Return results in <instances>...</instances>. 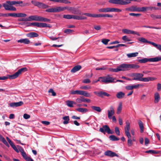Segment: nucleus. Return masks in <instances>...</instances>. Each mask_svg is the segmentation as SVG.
<instances>
[{
  "instance_id": "1",
  "label": "nucleus",
  "mask_w": 161,
  "mask_h": 161,
  "mask_svg": "<svg viewBox=\"0 0 161 161\" xmlns=\"http://www.w3.org/2000/svg\"><path fill=\"white\" fill-rule=\"evenodd\" d=\"M143 74L140 73H134L131 75V77H133L132 79V80H136L145 82L153 81L157 79L155 77H150L143 78Z\"/></svg>"
},
{
  "instance_id": "2",
  "label": "nucleus",
  "mask_w": 161,
  "mask_h": 161,
  "mask_svg": "<svg viewBox=\"0 0 161 161\" xmlns=\"http://www.w3.org/2000/svg\"><path fill=\"white\" fill-rule=\"evenodd\" d=\"M27 70V69L25 68H23L19 69L18 71L14 74L12 75H8V76H3L0 77V80H4L8 79V78L12 80L17 78L23 72H25Z\"/></svg>"
},
{
  "instance_id": "3",
  "label": "nucleus",
  "mask_w": 161,
  "mask_h": 161,
  "mask_svg": "<svg viewBox=\"0 0 161 161\" xmlns=\"http://www.w3.org/2000/svg\"><path fill=\"white\" fill-rule=\"evenodd\" d=\"M161 60V57L159 56L158 57L147 58H144L142 59H139L138 62L140 63H146L148 62H157Z\"/></svg>"
},
{
  "instance_id": "4",
  "label": "nucleus",
  "mask_w": 161,
  "mask_h": 161,
  "mask_svg": "<svg viewBox=\"0 0 161 161\" xmlns=\"http://www.w3.org/2000/svg\"><path fill=\"white\" fill-rule=\"evenodd\" d=\"M137 0H109V2L112 3L119 5H126L130 3L131 1H136Z\"/></svg>"
},
{
  "instance_id": "5",
  "label": "nucleus",
  "mask_w": 161,
  "mask_h": 161,
  "mask_svg": "<svg viewBox=\"0 0 161 161\" xmlns=\"http://www.w3.org/2000/svg\"><path fill=\"white\" fill-rule=\"evenodd\" d=\"M138 40L140 42L144 43H148L153 45L154 47L161 51V45L157 44L153 42H152L147 41L143 37H140L138 38Z\"/></svg>"
},
{
  "instance_id": "6",
  "label": "nucleus",
  "mask_w": 161,
  "mask_h": 161,
  "mask_svg": "<svg viewBox=\"0 0 161 161\" xmlns=\"http://www.w3.org/2000/svg\"><path fill=\"white\" fill-rule=\"evenodd\" d=\"M99 131L104 134H105V132H107L108 134H113L114 133V131H112L107 125H103L102 127L100 128Z\"/></svg>"
},
{
  "instance_id": "7",
  "label": "nucleus",
  "mask_w": 161,
  "mask_h": 161,
  "mask_svg": "<svg viewBox=\"0 0 161 161\" xmlns=\"http://www.w3.org/2000/svg\"><path fill=\"white\" fill-rule=\"evenodd\" d=\"M124 71L129 70L130 69H138L140 68V66L137 64H130L123 63Z\"/></svg>"
},
{
  "instance_id": "8",
  "label": "nucleus",
  "mask_w": 161,
  "mask_h": 161,
  "mask_svg": "<svg viewBox=\"0 0 161 161\" xmlns=\"http://www.w3.org/2000/svg\"><path fill=\"white\" fill-rule=\"evenodd\" d=\"M100 79H102L101 81L106 83H112L114 82V79L113 77L109 76L105 77H100Z\"/></svg>"
},
{
  "instance_id": "9",
  "label": "nucleus",
  "mask_w": 161,
  "mask_h": 161,
  "mask_svg": "<svg viewBox=\"0 0 161 161\" xmlns=\"http://www.w3.org/2000/svg\"><path fill=\"white\" fill-rule=\"evenodd\" d=\"M109 70L111 72H117L120 71H125L123 64H122L118 66L116 68H110Z\"/></svg>"
},
{
  "instance_id": "10",
  "label": "nucleus",
  "mask_w": 161,
  "mask_h": 161,
  "mask_svg": "<svg viewBox=\"0 0 161 161\" xmlns=\"http://www.w3.org/2000/svg\"><path fill=\"white\" fill-rule=\"evenodd\" d=\"M6 3L8 5H16V6H20L21 7H24L25 6V5H20V4H22L23 3V2L22 1H7Z\"/></svg>"
},
{
  "instance_id": "11",
  "label": "nucleus",
  "mask_w": 161,
  "mask_h": 161,
  "mask_svg": "<svg viewBox=\"0 0 161 161\" xmlns=\"http://www.w3.org/2000/svg\"><path fill=\"white\" fill-rule=\"evenodd\" d=\"M3 5L5 9L6 10L14 11L16 10V8L13 6L12 5H10L7 4L6 3H3Z\"/></svg>"
},
{
  "instance_id": "12",
  "label": "nucleus",
  "mask_w": 161,
  "mask_h": 161,
  "mask_svg": "<svg viewBox=\"0 0 161 161\" xmlns=\"http://www.w3.org/2000/svg\"><path fill=\"white\" fill-rule=\"evenodd\" d=\"M122 32L124 34H131L134 35H136L138 36H140V35L138 32H137L134 31H131L126 29H123L122 30Z\"/></svg>"
},
{
  "instance_id": "13",
  "label": "nucleus",
  "mask_w": 161,
  "mask_h": 161,
  "mask_svg": "<svg viewBox=\"0 0 161 161\" xmlns=\"http://www.w3.org/2000/svg\"><path fill=\"white\" fill-rule=\"evenodd\" d=\"M104 155L105 156H108L110 157H113L115 156L118 157L119 156L115 153L112 152L110 150H108L105 152Z\"/></svg>"
},
{
  "instance_id": "14",
  "label": "nucleus",
  "mask_w": 161,
  "mask_h": 161,
  "mask_svg": "<svg viewBox=\"0 0 161 161\" xmlns=\"http://www.w3.org/2000/svg\"><path fill=\"white\" fill-rule=\"evenodd\" d=\"M108 118L111 119H112V116L114 114L115 111L114 108L113 106H111L110 107V110H108L107 111Z\"/></svg>"
},
{
  "instance_id": "15",
  "label": "nucleus",
  "mask_w": 161,
  "mask_h": 161,
  "mask_svg": "<svg viewBox=\"0 0 161 161\" xmlns=\"http://www.w3.org/2000/svg\"><path fill=\"white\" fill-rule=\"evenodd\" d=\"M126 125L125 127V133L126 136H128L129 135H130L129 130L130 129V123L128 121H127L126 122Z\"/></svg>"
},
{
  "instance_id": "16",
  "label": "nucleus",
  "mask_w": 161,
  "mask_h": 161,
  "mask_svg": "<svg viewBox=\"0 0 161 161\" xmlns=\"http://www.w3.org/2000/svg\"><path fill=\"white\" fill-rule=\"evenodd\" d=\"M83 15H85L90 17H92L93 18H99L103 17V14H91L88 13H85L83 14Z\"/></svg>"
},
{
  "instance_id": "17",
  "label": "nucleus",
  "mask_w": 161,
  "mask_h": 161,
  "mask_svg": "<svg viewBox=\"0 0 161 161\" xmlns=\"http://www.w3.org/2000/svg\"><path fill=\"white\" fill-rule=\"evenodd\" d=\"M23 102L20 101L18 102L12 103L9 104V106L12 107L20 106L23 104Z\"/></svg>"
},
{
  "instance_id": "18",
  "label": "nucleus",
  "mask_w": 161,
  "mask_h": 161,
  "mask_svg": "<svg viewBox=\"0 0 161 161\" xmlns=\"http://www.w3.org/2000/svg\"><path fill=\"white\" fill-rule=\"evenodd\" d=\"M39 16L37 15H31L28 18V21H32L33 20L39 21Z\"/></svg>"
},
{
  "instance_id": "19",
  "label": "nucleus",
  "mask_w": 161,
  "mask_h": 161,
  "mask_svg": "<svg viewBox=\"0 0 161 161\" xmlns=\"http://www.w3.org/2000/svg\"><path fill=\"white\" fill-rule=\"evenodd\" d=\"M138 7L136 6H132L131 7L126 8L125 10L130 12H138Z\"/></svg>"
},
{
  "instance_id": "20",
  "label": "nucleus",
  "mask_w": 161,
  "mask_h": 161,
  "mask_svg": "<svg viewBox=\"0 0 161 161\" xmlns=\"http://www.w3.org/2000/svg\"><path fill=\"white\" fill-rule=\"evenodd\" d=\"M111 8H102L99 9L98 11L100 12L107 13L111 12Z\"/></svg>"
},
{
  "instance_id": "21",
  "label": "nucleus",
  "mask_w": 161,
  "mask_h": 161,
  "mask_svg": "<svg viewBox=\"0 0 161 161\" xmlns=\"http://www.w3.org/2000/svg\"><path fill=\"white\" fill-rule=\"evenodd\" d=\"M17 42L21 43H23L25 44H29L30 42V41L27 38L21 39L18 40Z\"/></svg>"
},
{
  "instance_id": "22",
  "label": "nucleus",
  "mask_w": 161,
  "mask_h": 161,
  "mask_svg": "<svg viewBox=\"0 0 161 161\" xmlns=\"http://www.w3.org/2000/svg\"><path fill=\"white\" fill-rule=\"evenodd\" d=\"M26 36L27 37L32 38L34 37H37L38 36V34L34 32H31L27 34Z\"/></svg>"
},
{
  "instance_id": "23",
  "label": "nucleus",
  "mask_w": 161,
  "mask_h": 161,
  "mask_svg": "<svg viewBox=\"0 0 161 161\" xmlns=\"http://www.w3.org/2000/svg\"><path fill=\"white\" fill-rule=\"evenodd\" d=\"M98 96L103 97L104 96L109 97L110 96V94L105 92L100 91L98 93Z\"/></svg>"
},
{
  "instance_id": "24",
  "label": "nucleus",
  "mask_w": 161,
  "mask_h": 161,
  "mask_svg": "<svg viewBox=\"0 0 161 161\" xmlns=\"http://www.w3.org/2000/svg\"><path fill=\"white\" fill-rule=\"evenodd\" d=\"M76 110L82 113H85L88 111V110L86 108H79L76 109Z\"/></svg>"
},
{
  "instance_id": "25",
  "label": "nucleus",
  "mask_w": 161,
  "mask_h": 161,
  "mask_svg": "<svg viewBox=\"0 0 161 161\" xmlns=\"http://www.w3.org/2000/svg\"><path fill=\"white\" fill-rule=\"evenodd\" d=\"M81 68V67L80 65H77L75 66L71 70V71L73 73H75L79 70H80Z\"/></svg>"
},
{
  "instance_id": "26",
  "label": "nucleus",
  "mask_w": 161,
  "mask_h": 161,
  "mask_svg": "<svg viewBox=\"0 0 161 161\" xmlns=\"http://www.w3.org/2000/svg\"><path fill=\"white\" fill-rule=\"evenodd\" d=\"M160 99V97L159 94L157 92L155 93L154 94V103H158Z\"/></svg>"
},
{
  "instance_id": "27",
  "label": "nucleus",
  "mask_w": 161,
  "mask_h": 161,
  "mask_svg": "<svg viewBox=\"0 0 161 161\" xmlns=\"http://www.w3.org/2000/svg\"><path fill=\"white\" fill-rule=\"evenodd\" d=\"M55 12H58L61 11H63L66 9L67 8L65 7H55Z\"/></svg>"
},
{
  "instance_id": "28",
  "label": "nucleus",
  "mask_w": 161,
  "mask_h": 161,
  "mask_svg": "<svg viewBox=\"0 0 161 161\" xmlns=\"http://www.w3.org/2000/svg\"><path fill=\"white\" fill-rule=\"evenodd\" d=\"M51 25L49 24H47L46 23H40L39 27L40 28H45L49 27L51 28Z\"/></svg>"
},
{
  "instance_id": "29",
  "label": "nucleus",
  "mask_w": 161,
  "mask_h": 161,
  "mask_svg": "<svg viewBox=\"0 0 161 161\" xmlns=\"http://www.w3.org/2000/svg\"><path fill=\"white\" fill-rule=\"evenodd\" d=\"M122 102H120L117 108L116 113L117 114H119L122 110Z\"/></svg>"
},
{
  "instance_id": "30",
  "label": "nucleus",
  "mask_w": 161,
  "mask_h": 161,
  "mask_svg": "<svg viewBox=\"0 0 161 161\" xmlns=\"http://www.w3.org/2000/svg\"><path fill=\"white\" fill-rule=\"evenodd\" d=\"M83 92V91L81 90L72 91L71 92V93L73 95L78 94L82 95Z\"/></svg>"
},
{
  "instance_id": "31",
  "label": "nucleus",
  "mask_w": 161,
  "mask_h": 161,
  "mask_svg": "<svg viewBox=\"0 0 161 161\" xmlns=\"http://www.w3.org/2000/svg\"><path fill=\"white\" fill-rule=\"evenodd\" d=\"M91 108L93 110L96 111L98 112H101L102 109L99 107L92 106H91Z\"/></svg>"
},
{
  "instance_id": "32",
  "label": "nucleus",
  "mask_w": 161,
  "mask_h": 161,
  "mask_svg": "<svg viewBox=\"0 0 161 161\" xmlns=\"http://www.w3.org/2000/svg\"><path fill=\"white\" fill-rule=\"evenodd\" d=\"M39 21H42L45 22H50V20L49 19L45 18L41 16H39Z\"/></svg>"
},
{
  "instance_id": "33",
  "label": "nucleus",
  "mask_w": 161,
  "mask_h": 161,
  "mask_svg": "<svg viewBox=\"0 0 161 161\" xmlns=\"http://www.w3.org/2000/svg\"><path fill=\"white\" fill-rule=\"evenodd\" d=\"M37 7L40 8H48V6L43 3L39 2Z\"/></svg>"
},
{
  "instance_id": "34",
  "label": "nucleus",
  "mask_w": 161,
  "mask_h": 161,
  "mask_svg": "<svg viewBox=\"0 0 161 161\" xmlns=\"http://www.w3.org/2000/svg\"><path fill=\"white\" fill-rule=\"evenodd\" d=\"M138 52H136L134 53H128L126 55L128 58H130L137 56L138 55Z\"/></svg>"
},
{
  "instance_id": "35",
  "label": "nucleus",
  "mask_w": 161,
  "mask_h": 161,
  "mask_svg": "<svg viewBox=\"0 0 161 161\" xmlns=\"http://www.w3.org/2000/svg\"><path fill=\"white\" fill-rule=\"evenodd\" d=\"M126 136L128 138V141H127V143H128V146H130L133 144L132 140L131 139V135H129V136L128 135V136Z\"/></svg>"
},
{
  "instance_id": "36",
  "label": "nucleus",
  "mask_w": 161,
  "mask_h": 161,
  "mask_svg": "<svg viewBox=\"0 0 161 161\" xmlns=\"http://www.w3.org/2000/svg\"><path fill=\"white\" fill-rule=\"evenodd\" d=\"M54 2L63 3L65 4L70 3V2L68 0H54Z\"/></svg>"
},
{
  "instance_id": "37",
  "label": "nucleus",
  "mask_w": 161,
  "mask_h": 161,
  "mask_svg": "<svg viewBox=\"0 0 161 161\" xmlns=\"http://www.w3.org/2000/svg\"><path fill=\"white\" fill-rule=\"evenodd\" d=\"M125 95V94L122 92H118L116 94L117 97L119 99L123 98Z\"/></svg>"
},
{
  "instance_id": "38",
  "label": "nucleus",
  "mask_w": 161,
  "mask_h": 161,
  "mask_svg": "<svg viewBox=\"0 0 161 161\" xmlns=\"http://www.w3.org/2000/svg\"><path fill=\"white\" fill-rule=\"evenodd\" d=\"M63 119L64 120V124H67L69 123V116H65L63 118Z\"/></svg>"
},
{
  "instance_id": "39",
  "label": "nucleus",
  "mask_w": 161,
  "mask_h": 161,
  "mask_svg": "<svg viewBox=\"0 0 161 161\" xmlns=\"http://www.w3.org/2000/svg\"><path fill=\"white\" fill-rule=\"evenodd\" d=\"M138 124L140 128V132L141 133H142L144 130V126L143 124L142 121L141 120L139 121Z\"/></svg>"
},
{
  "instance_id": "40",
  "label": "nucleus",
  "mask_w": 161,
  "mask_h": 161,
  "mask_svg": "<svg viewBox=\"0 0 161 161\" xmlns=\"http://www.w3.org/2000/svg\"><path fill=\"white\" fill-rule=\"evenodd\" d=\"M0 138L1 141L6 146H9V145L5 139L1 135H0Z\"/></svg>"
},
{
  "instance_id": "41",
  "label": "nucleus",
  "mask_w": 161,
  "mask_h": 161,
  "mask_svg": "<svg viewBox=\"0 0 161 161\" xmlns=\"http://www.w3.org/2000/svg\"><path fill=\"white\" fill-rule=\"evenodd\" d=\"M147 7H142V8L138 7V12H144L147 10Z\"/></svg>"
},
{
  "instance_id": "42",
  "label": "nucleus",
  "mask_w": 161,
  "mask_h": 161,
  "mask_svg": "<svg viewBox=\"0 0 161 161\" xmlns=\"http://www.w3.org/2000/svg\"><path fill=\"white\" fill-rule=\"evenodd\" d=\"M132 86V89H136L139 87H142L144 86V85L143 84H138L136 85H131Z\"/></svg>"
},
{
  "instance_id": "43",
  "label": "nucleus",
  "mask_w": 161,
  "mask_h": 161,
  "mask_svg": "<svg viewBox=\"0 0 161 161\" xmlns=\"http://www.w3.org/2000/svg\"><path fill=\"white\" fill-rule=\"evenodd\" d=\"M109 138L111 140L113 141H118L119 140L118 138L117 137L114 135H111L110 136Z\"/></svg>"
},
{
  "instance_id": "44",
  "label": "nucleus",
  "mask_w": 161,
  "mask_h": 161,
  "mask_svg": "<svg viewBox=\"0 0 161 161\" xmlns=\"http://www.w3.org/2000/svg\"><path fill=\"white\" fill-rule=\"evenodd\" d=\"M66 105L70 107H73V105L72 104V101L67 100L66 102Z\"/></svg>"
},
{
  "instance_id": "45",
  "label": "nucleus",
  "mask_w": 161,
  "mask_h": 161,
  "mask_svg": "<svg viewBox=\"0 0 161 161\" xmlns=\"http://www.w3.org/2000/svg\"><path fill=\"white\" fill-rule=\"evenodd\" d=\"M46 11L49 13H55V7L47 9L46 10Z\"/></svg>"
},
{
  "instance_id": "46",
  "label": "nucleus",
  "mask_w": 161,
  "mask_h": 161,
  "mask_svg": "<svg viewBox=\"0 0 161 161\" xmlns=\"http://www.w3.org/2000/svg\"><path fill=\"white\" fill-rule=\"evenodd\" d=\"M122 39L125 41V42L126 41L129 42L131 41V40L129 38L128 36H124L122 37Z\"/></svg>"
},
{
  "instance_id": "47",
  "label": "nucleus",
  "mask_w": 161,
  "mask_h": 161,
  "mask_svg": "<svg viewBox=\"0 0 161 161\" xmlns=\"http://www.w3.org/2000/svg\"><path fill=\"white\" fill-rule=\"evenodd\" d=\"M82 94V95H83L86 97H91V95L90 93L87 92L85 91H83Z\"/></svg>"
},
{
  "instance_id": "48",
  "label": "nucleus",
  "mask_w": 161,
  "mask_h": 161,
  "mask_svg": "<svg viewBox=\"0 0 161 161\" xmlns=\"http://www.w3.org/2000/svg\"><path fill=\"white\" fill-rule=\"evenodd\" d=\"M80 89L84 90H88L91 88V87L89 86H82L80 87Z\"/></svg>"
},
{
  "instance_id": "49",
  "label": "nucleus",
  "mask_w": 161,
  "mask_h": 161,
  "mask_svg": "<svg viewBox=\"0 0 161 161\" xmlns=\"http://www.w3.org/2000/svg\"><path fill=\"white\" fill-rule=\"evenodd\" d=\"M63 18L67 19H72V15H63Z\"/></svg>"
},
{
  "instance_id": "50",
  "label": "nucleus",
  "mask_w": 161,
  "mask_h": 161,
  "mask_svg": "<svg viewBox=\"0 0 161 161\" xmlns=\"http://www.w3.org/2000/svg\"><path fill=\"white\" fill-rule=\"evenodd\" d=\"M121 11V10L119 8H111V12H120Z\"/></svg>"
},
{
  "instance_id": "51",
  "label": "nucleus",
  "mask_w": 161,
  "mask_h": 161,
  "mask_svg": "<svg viewBox=\"0 0 161 161\" xmlns=\"http://www.w3.org/2000/svg\"><path fill=\"white\" fill-rule=\"evenodd\" d=\"M142 27H145L147 28L151 29H160V28L159 27H157L153 26H146V25H143L142 26Z\"/></svg>"
},
{
  "instance_id": "52",
  "label": "nucleus",
  "mask_w": 161,
  "mask_h": 161,
  "mask_svg": "<svg viewBox=\"0 0 161 161\" xmlns=\"http://www.w3.org/2000/svg\"><path fill=\"white\" fill-rule=\"evenodd\" d=\"M17 17H23L27 16L26 14L24 13H18L17 14Z\"/></svg>"
},
{
  "instance_id": "53",
  "label": "nucleus",
  "mask_w": 161,
  "mask_h": 161,
  "mask_svg": "<svg viewBox=\"0 0 161 161\" xmlns=\"http://www.w3.org/2000/svg\"><path fill=\"white\" fill-rule=\"evenodd\" d=\"M129 15L131 16L139 17L141 15L140 14H135L134 13H130L129 14Z\"/></svg>"
},
{
  "instance_id": "54",
  "label": "nucleus",
  "mask_w": 161,
  "mask_h": 161,
  "mask_svg": "<svg viewBox=\"0 0 161 161\" xmlns=\"http://www.w3.org/2000/svg\"><path fill=\"white\" fill-rule=\"evenodd\" d=\"M109 40L108 39H103L102 40V42L105 45H107L108 42L109 41Z\"/></svg>"
},
{
  "instance_id": "55",
  "label": "nucleus",
  "mask_w": 161,
  "mask_h": 161,
  "mask_svg": "<svg viewBox=\"0 0 161 161\" xmlns=\"http://www.w3.org/2000/svg\"><path fill=\"white\" fill-rule=\"evenodd\" d=\"M82 96H80V97L76 98L75 100L76 102L77 103H80L82 102Z\"/></svg>"
},
{
  "instance_id": "56",
  "label": "nucleus",
  "mask_w": 161,
  "mask_h": 161,
  "mask_svg": "<svg viewBox=\"0 0 161 161\" xmlns=\"http://www.w3.org/2000/svg\"><path fill=\"white\" fill-rule=\"evenodd\" d=\"M147 10H152L153 9L154 10H158L159 9H159L157 8H156L155 7H147Z\"/></svg>"
},
{
  "instance_id": "57",
  "label": "nucleus",
  "mask_w": 161,
  "mask_h": 161,
  "mask_svg": "<svg viewBox=\"0 0 161 161\" xmlns=\"http://www.w3.org/2000/svg\"><path fill=\"white\" fill-rule=\"evenodd\" d=\"M115 131L116 134L119 136L120 135V131L118 127H116L115 128Z\"/></svg>"
},
{
  "instance_id": "58",
  "label": "nucleus",
  "mask_w": 161,
  "mask_h": 161,
  "mask_svg": "<svg viewBox=\"0 0 161 161\" xmlns=\"http://www.w3.org/2000/svg\"><path fill=\"white\" fill-rule=\"evenodd\" d=\"M11 146L16 152L17 153L19 152L18 149L17 148L15 145L14 143L11 145Z\"/></svg>"
},
{
  "instance_id": "59",
  "label": "nucleus",
  "mask_w": 161,
  "mask_h": 161,
  "mask_svg": "<svg viewBox=\"0 0 161 161\" xmlns=\"http://www.w3.org/2000/svg\"><path fill=\"white\" fill-rule=\"evenodd\" d=\"M48 92L49 93H52V95L53 96H55L56 95V93L54 92L53 89H50L48 91Z\"/></svg>"
},
{
  "instance_id": "60",
  "label": "nucleus",
  "mask_w": 161,
  "mask_h": 161,
  "mask_svg": "<svg viewBox=\"0 0 161 161\" xmlns=\"http://www.w3.org/2000/svg\"><path fill=\"white\" fill-rule=\"evenodd\" d=\"M91 81L89 79H86L83 80L82 82L84 83H90Z\"/></svg>"
},
{
  "instance_id": "61",
  "label": "nucleus",
  "mask_w": 161,
  "mask_h": 161,
  "mask_svg": "<svg viewBox=\"0 0 161 161\" xmlns=\"http://www.w3.org/2000/svg\"><path fill=\"white\" fill-rule=\"evenodd\" d=\"M68 10H69L71 11L72 13L73 14H75L76 13V12H74L73 10L75 9L74 8H72L71 7H68V8H66Z\"/></svg>"
},
{
  "instance_id": "62",
  "label": "nucleus",
  "mask_w": 161,
  "mask_h": 161,
  "mask_svg": "<svg viewBox=\"0 0 161 161\" xmlns=\"http://www.w3.org/2000/svg\"><path fill=\"white\" fill-rule=\"evenodd\" d=\"M40 23L39 22H34L31 23V25L32 26H35L39 27Z\"/></svg>"
},
{
  "instance_id": "63",
  "label": "nucleus",
  "mask_w": 161,
  "mask_h": 161,
  "mask_svg": "<svg viewBox=\"0 0 161 161\" xmlns=\"http://www.w3.org/2000/svg\"><path fill=\"white\" fill-rule=\"evenodd\" d=\"M23 117L25 119H28L30 118V116L26 114H25L23 115Z\"/></svg>"
},
{
  "instance_id": "64",
  "label": "nucleus",
  "mask_w": 161,
  "mask_h": 161,
  "mask_svg": "<svg viewBox=\"0 0 161 161\" xmlns=\"http://www.w3.org/2000/svg\"><path fill=\"white\" fill-rule=\"evenodd\" d=\"M157 89L158 90H161V84L158 83L157 85Z\"/></svg>"
}]
</instances>
